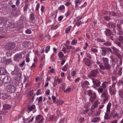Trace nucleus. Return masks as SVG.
I'll return each instance as SVG.
<instances>
[{"instance_id": "1", "label": "nucleus", "mask_w": 123, "mask_h": 123, "mask_svg": "<svg viewBox=\"0 0 123 123\" xmlns=\"http://www.w3.org/2000/svg\"><path fill=\"white\" fill-rule=\"evenodd\" d=\"M102 60L103 62L104 66L103 65H99L100 68L103 70L106 69L107 70H109L110 69L111 66L109 63V60L108 58L103 57L102 58Z\"/></svg>"}, {"instance_id": "2", "label": "nucleus", "mask_w": 123, "mask_h": 123, "mask_svg": "<svg viewBox=\"0 0 123 123\" xmlns=\"http://www.w3.org/2000/svg\"><path fill=\"white\" fill-rule=\"evenodd\" d=\"M87 94L90 97V102L93 103L97 98V95L96 92H93L92 90L90 89L87 91Z\"/></svg>"}, {"instance_id": "3", "label": "nucleus", "mask_w": 123, "mask_h": 123, "mask_svg": "<svg viewBox=\"0 0 123 123\" xmlns=\"http://www.w3.org/2000/svg\"><path fill=\"white\" fill-rule=\"evenodd\" d=\"M99 73L98 69H93L92 70L91 73L88 74V77L89 78L93 79L97 76V74Z\"/></svg>"}, {"instance_id": "4", "label": "nucleus", "mask_w": 123, "mask_h": 123, "mask_svg": "<svg viewBox=\"0 0 123 123\" xmlns=\"http://www.w3.org/2000/svg\"><path fill=\"white\" fill-rule=\"evenodd\" d=\"M111 102H109L107 105L106 108V112L105 113L104 118L105 119L108 120L110 118L109 114L108 113L110 111L111 107Z\"/></svg>"}, {"instance_id": "5", "label": "nucleus", "mask_w": 123, "mask_h": 123, "mask_svg": "<svg viewBox=\"0 0 123 123\" xmlns=\"http://www.w3.org/2000/svg\"><path fill=\"white\" fill-rule=\"evenodd\" d=\"M101 98L103 99V103L105 104V102L109 100L108 93L107 90L104 91L101 96Z\"/></svg>"}, {"instance_id": "6", "label": "nucleus", "mask_w": 123, "mask_h": 123, "mask_svg": "<svg viewBox=\"0 0 123 123\" xmlns=\"http://www.w3.org/2000/svg\"><path fill=\"white\" fill-rule=\"evenodd\" d=\"M7 18H6V20H4V25L6 27H13L14 26V23L13 22V21L10 20H7Z\"/></svg>"}, {"instance_id": "7", "label": "nucleus", "mask_w": 123, "mask_h": 123, "mask_svg": "<svg viewBox=\"0 0 123 123\" xmlns=\"http://www.w3.org/2000/svg\"><path fill=\"white\" fill-rule=\"evenodd\" d=\"M6 89L7 92L11 93H13L15 92L16 88L14 85L10 84L6 86Z\"/></svg>"}, {"instance_id": "8", "label": "nucleus", "mask_w": 123, "mask_h": 123, "mask_svg": "<svg viewBox=\"0 0 123 123\" xmlns=\"http://www.w3.org/2000/svg\"><path fill=\"white\" fill-rule=\"evenodd\" d=\"M15 46L14 43H9L5 46V48L6 49L10 50L13 49Z\"/></svg>"}, {"instance_id": "9", "label": "nucleus", "mask_w": 123, "mask_h": 123, "mask_svg": "<svg viewBox=\"0 0 123 123\" xmlns=\"http://www.w3.org/2000/svg\"><path fill=\"white\" fill-rule=\"evenodd\" d=\"M2 81L5 84H8L11 82V78L9 76H6L3 79Z\"/></svg>"}, {"instance_id": "10", "label": "nucleus", "mask_w": 123, "mask_h": 123, "mask_svg": "<svg viewBox=\"0 0 123 123\" xmlns=\"http://www.w3.org/2000/svg\"><path fill=\"white\" fill-rule=\"evenodd\" d=\"M110 58L111 59L112 62V67H114L116 64L118 62V59L117 58H114L112 55H111Z\"/></svg>"}, {"instance_id": "11", "label": "nucleus", "mask_w": 123, "mask_h": 123, "mask_svg": "<svg viewBox=\"0 0 123 123\" xmlns=\"http://www.w3.org/2000/svg\"><path fill=\"white\" fill-rule=\"evenodd\" d=\"M22 56L21 54H17L14 55V60L16 62H19L21 60Z\"/></svg>"}, {"instance_id": "12", "label": "nucleus", "mask_w": 123, "mask_h": 123, "mask_svg": "<svg viewBox=\"0 0 123 123\" xmlns=\"http://www.w3.org/2000/svg\"><path fill=\"white\" fill-rule=\"evenodd\" d=\"M111 48L113 49V52L115 54L118 56L119 59H120V57H121L120 55V53L119 50L114 46L112 47Z\"/></svg>"}, {"instance_id": "13", "label": "nucleus", "mask_w": 123, "mask_h": 123, "mask_svg": "<svg viewBox=\"0 0 123 123\" xmlns=\"http://www.w3.org/2000/svg\"><path fill=\"white\" fill-rule=\"evenodd\" d=\"M11 74L13 75H19L21 76V73L19 72L18 68L17 67H15L14 70L11 72Z\"/></svg>"}, {"instance_id": "14", "label": "nucleus", "mask_w": 123, "mask_h": 123, "mask_svg": "<svg viewBox=\"0 0 123 123\" xmlns=\"http://www.w3.org/2000/svg\"><path fill=\"white\" fill-rule=\"evenodd\" d=\"M85 64L87 67H89L91 65V62L90 60L87 58H86L83 60Z\"/></svg>"}, {"instance_id": "15", "label": "nucleus", "mask_w": 123, "mask_h": 123, "mask_svg": "<svg viewBox=\"0 0 123 123\" xmlns=\"http://www.w3.org/2000/svg\"><path fill=\"white\" fill-rule=\"evenodd\" d=\"M35 120L36 121L39 120L38 123H42L43 122V118L42 117V115H40L37 116L35 118Z\"/></svg>"}, {"instance_id": "16", "label": "nucleus", "mask_w": 123, "mask_h": 123, "mask_svg": "<svg viewBox=\"0 0 123 123\" xmlns=\"http://www.w3.org/2000/svg\"><path fill=\"white\" fill-rule=\"evenodd\" d=\"M23 23H19L15 27V30L18 31L22 29L23 27Z\"/></svg>"}, {"instance_id": "17", "label": "nucleus", "mask_w": 123, "mask_h": 123, "mask_svg": "<svg viewBox=\"0 0 123 123\" xmlns=\"http://www.w3.org/2000/svg\"><path fill=\"white\" fill-rule=\"evenodd\" d=\"M8 96L6 93H0V98L6 99H7Z\"/></svg>"}, {"instance_id": "18", "label": "nucleus", "mask_w": 123, "mask_h": 123, "mask_svg": "<svg viewBox=\"0 0 123 123\" xmlns=\"http://www.w3.org/2000/svg\"><path fill=\"white\" fill-rule=\"evenodd\" d=\"M92 80V82L95 86H99L101 84L100 82L98 80Z\"/></svg>"}, {"instance_id": "19", "label": "nucleus", "mask_w": 123, "mask_h": 123, "mask_svg": "<svg viewBox=\"0 0 123 123\" xmlns=\"http://www.w3.org/2000/svg\"><path fill=\"white\" fill-rule=\"evenodd\" d=\"M106 26L107 27L111 28H114L115 27L116 25L115 23H109L106 24Z\"/></svg>"}, {"instance_id": "20", "label": "nucleus", "mask_w": 123, "mask_h": 123, "mask_svg": "<svg viewBox=\"0 0 123 123\" xmlns=\"http://www.w3.org/2000/svg\"><path fill=\"white\" fill-rule=\"evenodd\" d=\"M7 71L6 70L3 68H0V75H5L6 74Z\"/></svg>"}, {"instance_id": "21", "label": "nucleus", "mask_w": 123, "mask_h": 123, "mask_svg": "<svg viewBox=\"0 0 123 123\" xmlns=\"http://www.w3.org/2000/svg\"><path fill=\"white\" fill-rule=\"evenodd\" d=\"M19 13V12L17 11L16 8L14 9L12 12V14L14 16H18Z\"/></svg>"}, {"instance_id": "22", "label": "nucleus", "mask_w": 123, "mask_h": 123, "mask_svg": "<svg viewBox=\"0 0 123 123\" xmlns=\"http://www.w3.org/2000/svg\"><path fill=\"white\" fill-rule=\"evenodd\" d=\"M82 86V87L84 88L86 87L87 88L88 86L89 85V83L87 81H86L84 82H83L81 83Z\"/></svg>"}, {"instance_id": "23", "label": "nucleus", "mask_w": 123, "mask_h": 123, "mask_svg": "<svg viewBox=\"0 0 123 123\" xmlns=\"http://www.w3.org/2000/svg\"><path fill=\"white\" fill-rule=\"evenodd\" d=\"M30 45V43L28 42H25L22 43V46L23 48H27L29 47Z\"/></svg>"}, {"instance_id": "24", "label": "nucleus", "mask_w": 123, "mask_h": 123, "mask_svg": "<svg viewBox=\"0 0 123 123\" xmlns=\"http://www.w3.org/2000/svg\"><path fill=\"white\" fill-rule=\"evenodd\" d=\"M106 36H109L111 35L112 32L111 31L108 29H106V30L105 31Z\"/></svg>"}, {"instance_id": "25", "label": "nucleus", "mask_w": 123, "mask_h": 123, "mask_svg": "<svg viewBox=\"0 0 123 123\" xmlns=\"http://www.w3.org/2000/svg\"><path fill=\"white\" fill-rule=\"evenodd\" d=\"M12 62V60L11 59H7L6 60L3 61V63L5 65H7L11 63Z\"/></svg>"}, {"instance_id": "26", "label": "nucleus", "mask_w": 123, "mask_h": 123, "mask_svg": "<svg viewBox=\"0 0 123 123\" xmlns=\"http://www.w3.org/2000/svg\"><path fill=\"white\" fill-rule=\"evenodd\" d=\"M63 101L59 100L58 99L56 100V101L55 103H56V105L57 106L62 105L64 103Z\"/></svg>"}, {"instance_id": "27", "label": "nucleus", "mask_w": 123, "mask_h": 123, "mask_svg": "<svg viewBox=\"0 0 123 123\" xmlns=\"http://www.w3.org/2000/svg\"><path fill=\"white\" fill-rule=\"evenodd\" d=\"M11 107V105L9 104H6L4 105L3 106V108L4 109H5L6 110L9 109Z\"/></svg>"}, {"instance_id": "28", "label": "nucleus", "mask_w": 123, "mask_h": 123, "mask_svg": "<svg viewBox=\"0 0 123 123\" xmlns=\"http://www.w3.org/2000/svg\"><path fill=\"white\" fill-rule=\"evenodd\" d=\"M36 106L34 105H32L31 106L28 107V110L31 111L34 110L36 108Z\"/></svg>"}, {"instance_id": "29", "label": "nucleus", "mask_w": 123, "mask_h": 123, "mask_svg": "<svg viewBox=\"0 0 123 123\" xmlns=\"http://www.w3.org/2000/svg\"><path fill=\"white\" fill-rule=\"evenodd\" d=\"M61 109L59 108H58L57 109L56 111V114L59 117H61L62 114L61 113Z\"/></svg>"}, {"instance_id": "30", "label": "nucleus", "mask_w": 123, "mask_h": 123, "mask_svg": "<svg viewBox=\"0 0 123 123\" xmlns=\"http://www.w3.org/2000/svg\"><path fill=\"white\" fill-rule=\"evenodd\" d=\"M107 50L106 49L102 48L101 50V54L103 56H105L106 54Z\"/></svg>"}, {"instance_id": "31", "label": "nucleus", "mask_w": 123, "mask_h": 123, "mask_svg": "<svg viewBox=\"0 0 123 123\" xmlns=\"http://www.w3.org/2000/svg\"><path fill=\"white\" fill-rule=\"evenodd\" d=\"M119 95L120 96V99H123V90L122 89L119 91Z\"/></svg>"}, {"instance_id": "32", "label": "nucleus", "mask_w": 123, "mask_h": 123, "mask_svg": "<svg viewBox=\"0 0 123 123\" xmlns=\"http://www.w3.org/2000/svg\"><path fill=\"white\" fill-rule=\"evenodd\" d=\"M30 21L31 22H33V20L35 19L34 16V14L32 13L30 15Z\"/></svg>"}, {"instance_id": "33", "label": "nucleus", "mask_w": 123, "mask_h": 123, "mask_svg": "<svg viewBox=\"0 0 123 123\" xmlns=\"http://www.w3.org/2000/svg\"><path fill=\"white\" fill-rule=\"evenodd\" d=\"M107 83V82H104L102 84V85L100 87H101L104 89L106 87V84Z\"/></svg>"}, {"instance_id": "34", "label": "nucleus", "mask_w": 123, "mask_h": 123, "mask_svg": "<svg viewBox=\"0 0 123 123\" xmlns=\"http://www.w3.org/2000/svg\"><path fill=\"white\" fill-rule=\"evenodd\" d=\"M68 66V64L67 63L64 67L62 68V70L63 71H66L67 70V66Z\"/></svg>"}, {"instance_id": "35", "label": "nucleus", "mask_w": 123, "mask_h": 123, "mask_svg": "<svg viewBox=\"0 0 123 123\" xmlns=\"http://www.w3.org/2000/svg\"><path fill=\"white\" fill-rule=\"evenodd\" d=\"M113 31L115 33L119 35H122L123 34V32L121 30H119L118 31H116L115 30H113Z\"/></svg>"}, {"instance_id": "36", "label": "nucleus", "mask_w": 123, "mask_h": 123, "mask_svg": "<svg viewBox=\"0 0 123 123\" xmlns=\"http://www.w3.org/2000/svg\"><path fill=\"white\" fill-rule=\"evenodd\" d=\"M99 118L98 117H95L92 119V122L95 123L99 121Z\"/></svg>"}, {"instance_id": "37", "label": "nucleus", "mask_w": 123, "mask_h": 123, "mask_svg": "<svg viewBox=\"0 0 123 123\" xmlns=\"http://www.w3.org/2000/svg\"><path fill=\"white\" fill-rule=\"evenodd\" d=\"M76 7H78V4H80L81 2V0H75L74 1Z\"/></svg>"}, {"instance_id": "38", "label": "nucleus", "mask_w": 123, "mask_h": 123, "mask_svg": "<svg viewBox=\"0 0 123 123\" xmlns=\"http://www.w3.org/2000/svg\"><path fill=\"white\" fill-rule=\"evenodd\" d=\"M6 17H1L0 18V25L3 22H4V20H6Z\"/></svg>"}, {"instance_id": "39", "label": "nucleus", "mask_w": 123, "mask_h": 123, "mask_svg": "<svg viewBox=\"0 0 123 123\" xmlns=\"http://www.w3.org/2000/svg\"><path fill=\"white\" fill-rule=\"evenodd\" d=\"M38 99V103H40L43 101V97L42 96H40L39 97H37L36 99V100H37Z\"/></svg>"}, {"instance_id": "40", "label": "nucleus", "mask_w": 123, "mask_h": 123, "mask_svg": "<svg viewBox=\"0 0 123 123\" xmlns=\"http://www.w3.org/2000/svg\"><path fill=\"white\" fill-rule=\"evenodd\" d=\"M77 40L76 39H74L72 41L71 44L72 45H74L77 44Z\"/></svg>"}, {"instance_id": "41", "label": "nucleus", "mask_w": 123, "mask_h": 123, "mask_svg": "<svg viewBox=\"0 0 123 123\" xmlns=\"http://www.w3.org/2000/svg\"><path fill=\"white\" fill-rule=\"evenodd\" d=\"M116 45L119 48H121V49H122V44L121 43V42H116Z\"/></svg>"}, {"instance_id": "42", "label": "nucleus", "mask_w": 123, "mask_h": 123, "mask_svg": "<svg viewBox=\"0 0 123 123\" xmlns=\"http://www.w3.org/2000/svg\"><path fill=\"white\" fill-rule=\"evenodd\" d=\"M71 26H70L68 27L65 30V33H69L71 30Z\"/></svg>"}, {"instance_id": "43", "label": "nucleus", "mask_w": 123, "mask_h": 123, "mask_svg": "<svg viewBox=\"0 0 123 123\" xmlns=\"http://www.w3.org/2000/svg\"><path fill=\"white\" fill-rule=\"evenodd\" d=\"M104 90V89L101 87L98 88L97 89L98 92L99 94H100V93H102L103 92Z\"/></svg>"}, {"instance_id": "44", "label": "nucleus", "mask_w": 123, "mask_h": 123, "mask_svg": "<svg viewBox=\"0 0 123 123\" xmlns=\"http://www.w3.org/2000/svg\"><path fill=\"white\" fill-rule=\"evenodd\" d=\"M26 21V20L25 18H24L23 16L21 17L20 20V22H23L22 23H23L25 22Z\"/></svg>"}, {"instance_id": "45", "label": "nucleus", "mask_w": 123, "mask_h": 123, "mask_svg": "<svg viewBox=\"0 0 123 123\" xmlns=\"http://www.w3.org/2000/svg\"><path fill=\"white\" fill-rule=\"evenodd\" d=\"M103 44L107 46H110L111 45V43L110 42L108 41L104 43Z\"/></svg>"}, {"instance_id": "46", "label": "nucleus", "mask_w": 123, "mask_h": 123, "mask_svg": "<svg viewBox=\"0 0 123 123\" xmlns=\"http://www.w3.org/2000/svg\"><path fill=\"white\" fill-rule=\"evenodd\" d=\"M50 46H48L46 47L45 48V52L46 53H47L49 51L50 49Z\"/></svg>"}, {"instance_id": "47", "label": "nucleus", "mask_w": 123, "mask_h": 123, "mask_svg": "<svg viewBox=\"0 0 123 123\" xmlns=\"http://www.w3.org/2000/svg\"><path fill=\"white\" fill-rule=\"evenodd\" d=\"M65 46L67 47V49H69L70 50L72 49V50H74L75 49L74 47V46H67L66 45H65Z\"/></svg>"}, {"instance_id": "48", "label": "nucleus", "mask_w": 123, "mask_h": 123, "mask_svg": "<svg viewBox=\"0 0 123 123\" xmlns=\"http://www.w3.org/2000/svg\"><path fill=\"white\" fill-rule=\"evenodd\" d=\"M59 57L60 58H62L64 56L62 52H59L58 54Z\"/></svg>"}, {"instance_id": "49", "label": "nucleus", "mask_w": 123, "mask_h": 123, "mask_svg": "<svg viewBox=\"0 0 123 123\" xmlns=\"http://www.w3.org/2000/svg\"><path fill=\"white\" fill-rule=\"evenodd\" d=\"M58 27V25L55 26L54 25H52L51 27V29L54 30L56 29Z\"/></svg>"}, {"instance_id": "50", "label": "nucleus", "mask_w": 123, "mask_h": 123, "mask_svg": "<svg viewBox=\"0 0 123 123\" xmlns=\"http://www.w3.org/2000/svg\"><path fill=\"white\" fill-rule=\"evenodd\" d=\"M112 79L113 82H115L117 83V78L115 76H112Z\"/></svg>"}, {"instance_id": "51", "label": "nucleus", "mask_w": 123, "mask_h": 123, "mask_svg": "<svg viewBox=\"0 0 123 123\" xmlns=\"http://www.w3.org/2000/svg\"><path fill=\"white\" fill-rule=\"evenodd\" d=\"M45 55H43V56L41 57L40 59V62L41 63H43L45 59Z\"/></svg>"}, {"instance_id": "52", "label": "nucleus", "mask_w": 123, "mask_h": 123, "mask_svg": "<svg viewBox=\"0 0 123 123\" xmlns=\"http://www.w3.org/2000/svg\"><path fill=\"white\" fill-rule=\"evenodd\" d=\"M76 74V71L75 70H74L72 71L71 74L72 76H74Z\"/></svg>"}, {"instance_id": "53", "label": "nucleus", "mask_w": 123, "mask_h": 123, "mask_svg": "<svg viewBox=\"0 0 123 123\" xmlns=\"http://www.w3.org/2000/svg\"><path fill=\"white\" fill-rule=\"evenodd\" d=\"M71 89V88L70 87L67 88L65 90H64V92L67 93L69 92L70 91Z\"/></svg>"}, {"instance_id": "54", "label": "nucleus", "mask_w": 123, "mask_h": 123, "mask_svg": "<svg viewBox=\"0 0 123 123\" xmlns=\"http://www.w3.org/2000/svg\"><path fill=\"white\" fill-rule=\"evenodd\" d=\"M91 51L93 52L96 53L98 52V49L96 48H92L91 49Z\"/></svg>"}, {"instance_id": "55", "label": "nucleus", "mask_w": 123, "mask_h": 123, "mask_svg": "<svg viewBox=\"0 0 123 123\" xmlns=\"http://www.w3.org/2000/svg\"><path fill=\"white\" fill-rule=\"evenodd\" d=\"M25 32L26 34H30L32 32L30 29H28L25 31Z\"/></svg>"}, {"instance_id": "56", "label": "nucleus", "mask_w": 123, "mask_h": 123, "mask_svg": "<svg viewBox=\"0 0 123 123\" xmlns=\"http://www.w3.org/2000/svg\"><path fill=\"white\" fill-rule=\"evenodd\" d=\"M97 40L99 42H105L104 39L100 38H97Z\"/></svg>"}, {"instance_id": "57", "label": "nucleus", "mask_w": 123, "mask_h": 123, "mask_svg": "<svg viewBox=\"0 0 123 123\" xmlns=\"http://www.w3.org/2000/svg\"><path fill=\"white\" fill-rule=\"evenodd\" d=\"M81 23H82L81 21H78L76 22V25L78 27H79L81 25Z\"/></svg>"}, {"instance_id": "58", "label": "nucleus", "mask_w": 123, "mask_h": 123, "mask_svg": "<svg viewBox=\"0 0 123 123\" xmlns=\"http://www.w3.org/2000/svg\"><path fill=\"white\" fill-rule=\"evenodd\" d=\"M2 111V115H4L5 114H6L7 112V111L5 109H4L3 108V109L1 110Z\"/></svg>"}, {"instance_id": "59", "label": "nucleus", "mask_w": 123, "mask_h": 123, "mask_svg": "<svg viewBox=\"0 0 123 123\" xmlns=\"http://www.w3.org/2000/svg\"><path fill=\"white\" fill-rule=\"evenodd\" d=\"M98 101H95L94 104H93V105L95 106V107H97L98 106Z\"/></svg>"}, {"instance_id": "60", "label": "nucleus", "mask_w": 123, "mask_h": 123, "mask_svg": "<svg viewBox=\"0 0 123 123\" xmlns=\"http://www.w3.org/2000/svg\"><path fill=\"white\" fill-rule=\"evenodd\" d=\"M122 67L120 68L119 72H118V74L119 75H121L122 74Z\"/></svg>"}, {"instance_id": "61", "label": "nucleus", "mask_w": 123, "mask_h": 123, "mask_svg": "<svg viewBox=\"0 0 123 123\" xmlns=\"http://www.w3.org/2000/svg\"><path fill=\"white\" fill-rule=\"evenodd\" d=\"M110 91L111 94V95H114L116 92V90H111Z\"/></svg>"}, {"instance_id": "62", "label": "nucleus", "mask_w": 123, "mask_h": 123, "mask_svg": "<svg viewBox=\"0 0 123 123\" xmlns=\"http://www.w3.org/2000/svg\"><path fill=\"white\" fill-rule=\"evenodd\" d=\"M71 13V12L70 11H68L65 14V15L67 17L68 16L70 15Z\"/></svg>"}, {"instance_id": "63", "label": "nucleus", "mask_w": 123, "mask_h": 123, "mask_svg": "<svg viewBox=\"0 0 123 123\" xmlns=\"http://www.w3.org/2000/svg\"><path fill=\"white\" fill-rule=\"evenodd\" d=\"M109 37V38L111 40L113 41H114L115 40V38L113 36H111V35Z\"/></svg>"}, {"instance_id": "64", "label": "nucleus", "mask_w": 123, "mask_h": 123, "mask_svg": "<svg viewBox=\"0 0 123 123\" xmlns=\"http://www.w3.org/2000/svg\"><path fill=\"white\" fill-rule=\"evenodd\" d=\"M65 118H62L60 120L59 123H64L65 121Z\"/></svg>"}]
</instances>
